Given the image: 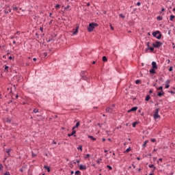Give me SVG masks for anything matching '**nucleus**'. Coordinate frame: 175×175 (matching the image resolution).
<instances>
[{"label":"nucleus","mask_w":175,"mask_h":175,"mask_svg":"<svg viewBox=\"0 0 175 175\" xmlns=\"http://www.w3.org/2000/svg\"><path fill=\"white\" fill-rule=\"evenodd\" d=\"M95 27H98V23H90L89 26L88 27V32H92L94 29H95Z\"/></svg>","instance_id":"1"},{"label":"nucleus","mask_w":175,"mask_h":175,"mask_svg":"<svg viewBox=\"0 0 175 175\" xmlns=\"http://www.w3.org/2000/svg\"><path fill=\"white\" fill-rule=\"evenodd\" d=\"M154 120H158V118H161V116H159V108H157L153 114Z\"/></svg>","instance_id":"2"},{"label":"nucleus","mask_w":175,"mask_h":175,"mask_svg":"<svg viewBox=\"0 0 175 175\" xmlns=\"http://www.w3.org/2000/svg\"><path fill=\"white\" fill-rule=\"evenodd\" d=\"M162 44H163L162 42H161L159 41H157L156 43L152 44V46H153V47H155L156 49H159V47H161V46H162Z\"/></svg>","instance_id":"3"},{"label":"nucleus","mask_w":175,"mask_h":175,"mask_svg":"<svg viewBox=\"0 0 175 175\" xmlns=\"http://www.w3.org/2000/svg\"><path fill=\"white\" fill-rule=\"evenodd\" d=\"M81 77L83 80H87V72L85 71H82L81 72Z\"/></svg>","instance_id":"4"},{"label":"nucleus","mask_w":175,"mask_h":175,"mask_svg":"<svg viewBox=\"0 0 175 175\" xmlns=\"http://www.w3.org/2000/svg\"><path fill=\"white\" fill-rule=\"evenodd\" d=\"M106 113H113V107H108L105 109Z\"/></svg>","instance_id":"5"},{"label":"nucleus","mask_w":175,"mask_h":175,"mask_svg":"<svg viewBox=\"0 0 175 175\" xmlns=\"http://www.w3.org/2000/svg\"><path fill=\"white\" fill-rule=\"evenodd\" d=\"M152 68L153 69H158V66H157V62H152Z\"/></svg>","instance_id":"6"},{"label":"nucleus","mask_w":175,"mask_h":175,"mask_svg":"<svg viewBox=\"0 0 175 175\" xmlns=\"http://www.w3.org/2000/svg\"><path fill=\"white\" fill-rule=\"evenodd\" d=\"M163 95H165V92H163V90H162V92H159L157 93V96L161 98V96H163Z\"/></svg>","instance_id":"7"},{"label":"nucleus","mask_w":175,"mask_h":175,"mask_svg":"<svg viewBox=\"0 0 175 175\" xmlns=\"http://www.w3.org/2000/svg\"><path fill=\"white\" fill-rule=\"evenodd\" d=\"M79 170H87V166L83 165H80Z\"/></svg>","instance_id":"8"},{"label":"nucleus","mask_w":175,"mask_h":175,"mask_svg":"<svg viewBox=\"0 0 175 175\" xmlns=\"http://www.w3.org/2000/svg\"><path fill=\"white\" fill-rule=\"evenodd\" d=\"M136 110H137V107H133L128 111V113H131V111H136Z\"/></svg>","instance_id":"9"},{"label":"nucleus","mask_w":175,"mask_h":175,"mask_svg":"<svg viewBox=\"0 0 175 175\" xmlns=\"http://www.w3.org/2000/svg\"><path fill=\"white\" fill-rule=\"evenodd\" d=\"M159 33H161V31H154V32L152 33V36H153L154 38H157V36L159 35Z\"/></svg>","instance_id":"10"},{"label":"nucleus","mask_w":175,"mask_h":175,"mask_svg":"<svg viewBox=\"0 0 175 175\" xmlns=\"http://www.w3.org/2000/svg\"><path fill=\"white\" fill-rule=\"evenodd\" d=\"M75 134H76V131H73L72 132V133H68V137H70V136H75V137H76V135H75Z\"/></svg>","instance_id":"11"},{"label":"nucleus","mask_w":175,"mask_h":175,"mask_svg":"<svg viewBox=\"0 0 175 175\" xmlns=\"http://www.w3.org/2000/svg\"><path fill=\"white\" fill-rule=\"evenodd\" d=\"M79 32V27H77L75 29V31H73L72 34L73 35H77V33Z\"/></svg>","instance_id":"12"},{"label":"nucleus","mask_w":175,"mask_h":175,"mask_svg":"<svg viewBox=\"0 0 175 175\" xmlns=\"http://www.w3.org/2000/svg\"><path fill=\"white\" fill-rule=\"evenodd\" d=\"M44 169H46V170H47V172H48V173H50V171H51L50 167H49V166H47V165H44Z\"/></svg>","instance_id":"13"},{"label":"nucleus","mask_w":175,"mask_h":175,"mask_svg":"<svg viewBox=\"0 0 175 175\" xmlns=\"http://www.w3.org/2000/svg\"><path fill=\"white\" fill-rule=\"evenodd\" d=\"M149 72L152 75H155V68H152L149 70Z\"/></svg>","instance_id":"14"},{"label":"nucleus","mask_w":175,"mask_h":175,"mask_svg":"<svg viewBox=\"0 0 175 175\" xmlns=\"http://www.w3.org/2000/svg\"><path fill=\"white\" fill-rule=\"evenodd\" d=\"M88 138L91 139L92 140H93L94 142H95V140H96V138L94 137L92 135H88Z\"/></svg>","instance_id":"15"},{"label":"nucleus","mask_w":175,"mask_h":175,"mask_svg":"<svg viewBox=\"0 0 175 175\" xmlns=\"http://www.w3.org/2000/svg\"><path fill=\"white\" fill-rule=\"evenodd\" d=\"M149 167H152L154 170H157V167H155V165H154L153 164L149 165Z\"/></svg>","instance_id":"16"},{"label":"nucleus","mask_w":175,"mask_h":175,"mask_svg":"<svg viewBox=\"0 0 175 175\" xmlns=\"http://www.w3.org/2000/svg\"><path fill=\"white\" fill-rule=\"evenodd\" d=\"M10 151H12V149H10V148L5 150V152L7 154H8V155H10Z\"/></svg>","instance_id":"17"},{"label":"nucleus","mask_w":175,"mask_h":175,"mask_svg":"<svg viewBox=\"0 0 175 175\" xmlns=\"http://www.w3.org/2000/svg\"><path fill=\"white\" fill-rule=\"evenodd\" d=\"M151 98V96H150V95L146 96L145 100H146V102H148V100H150V99Z\"/></svg>","instance_id":"18"},{"label":"nucleus","mask_w":175,"mask_h":175,"mask_svg":"<svg viewBox=\"0 0 175 175\" xmlns=\"http://www.w3.org/2000/svg\"><path fill=\"white\" fill-rule=\"evenodd\" d=\"M11 12H12V10L8 9V10H5L4 13H5V14H8L10 13Z\"/></svg>","instance_id":"19"},{"label":"nucleus","mask_w":175,"mask_h":175,"mask_svg":"<svg viewBox=\"0 0 175 175\" xmlns=\"http://www.w3.org/2000/svg\"><path fill=\"white\" fill-rule=\"evenodd\" d=\"M157 91H163V86H159L158 88H157Z\"/></svg>","instance_id":"20"},{"label":"nucleus","mask_w":175,"mask_h":175,"mask_svg":"<svg viewBox=\"0 0 175 175\" xmlns=\"http://www.w3.org/2000/svg\"><path fill=\"white\" fill-rule=\"evenodd\" d=\"M162 19H163V18L161 16H159L157 17V20H158V21H162Z\"/></svg>","instance_id":"21"},{"label":"nucleus","mask_w":175,"mask_h":175,"mask_svg":"<svg viewBox=\"0 0 175 175\" xmlns=\"http://www.w3.org/2000/svg\"><path fill=\"white\" fill-rule=\"evenodd\" d=\"M103 62H107V57H106V56H103Z\"/></svg>","instance_id":"22"},{"label":"nucleus","mask_w":175,"mask_h":175,"mask_svg":"<svg viewBox=\"0 0 175 175\" xmlns=\"http://www.w3.org/2000/svg\"><path fill=\"white\" fill-rule=\"evenodd\" d=\"M174 18H175L174 15H171V16H170V21H173V19H174Z\"/></svg>","instance_id":"23"},{"label":"nucleus","mask_w":175,"mask_h":175,"mask_svg":"<svg viewBox=\"0 0 175 175\" xmlns=\"http://www.w3.org/2000/svg\"><path fill=\"white\" fill-rule=\"evenodd\" d=\"M77 150H80V151H83V146L79 145V147H77Z\"/></svg>","instance_id":"24"},{"label":"nucleus","mask_w":175,"mask_h":175,"mask_svg":"<svg viewBox=\"0 0 175 175\" xmlns=\"http://www.w3.org/2000/svg\"><path fill=\"white\" fill-rule=\"evenodd\" d=\"M156 38H157V39H161V38H162V34H161V33H159V35L157 36Z\"/></svg>","instance_id":"25"},{"label":"nucleus","mask_w":175,"mask_h":175,"mask_svg":"<svg viewBox=\"0 0 175 175\" xmlns=\"http://www.w3.org/2000/svg\"><path fill=\"white\" fill-rule=\"evenodd\" d=\"M80 126V122H77V124L75 126V128H79Z\"/></svg>","instance_id":"26"},{"label":"nucleus","mask_w":175,"mask_h":175,"mask_svg":"<svg viewBox=\"0 0 175 175\" xmlns=\"http://www.w3.org/2000/svg\"><path fill=\"white\" fill-rule=\"evenodd\" d=\"M75 174V175H81V172L80 171H76Z\"/></svg>","instance_id":"27"},{"label":"nucleus","mask_w":175,"mask_h":175,"mask_svg":"<svg viewBox=\"0 0 175 175\" xmlns=\"http://www.w3.org/2000/svg\"><path fill=\"white\" fill-rule=\"evenodd\" d=\"M136 125H137V122H135L133 123V128H136Z\"/></svg>","instance_id":"28"},{"label":"nucleus","mask_w":175,"mask_h":175,"mask_svg":"<svg viewBox=\"0 0 175 175\" xmlns=\"http://www.w3.org/2000/svg\"><path fill=\"white\" fill-rule=\"evenodd\" d=\"M102 161V159H99L96 161V163H98V165H100V161Z\"/></svg>","instance_id":"29"},{"label":"nucleus","mask_w":175,"mask_h":175,"mask_svg":"<svg viewBox=\"0 0 175 175\" xmlns=\"http://www.w3.org/2000/svg\"><path fill=\"white\" fill-rule=\"evenodd\" d=\"M90 157H91L90 154H87L85 157V159H87L88 158H90Z\"/></svg>","instance_id":"30"},{"label":"nucleus","mask_w":175,"mask_h":175,"mask_svg":"<svg viewBox=\"0 0 175 175\" xmlns=\"http://www.w3.org/2000/svg\"><path fill=\"white\" fill-rule=\"evenodd\" d=\"M33 111V113H39V109H34Z\"/></svg>","instance_id":"31"},{"label":"nucleus","mask_w":175,"mask_h":175,"mask_svg":"<svg viewBox=\"0 0 175 175\" xmlns=\"http://www.w3.org/2000/svg\"><path fill=\"white\" fill-rule=\"evenodd\" d=\"M140 83H142V81L139 79L135 81V84H140Z\"/></svg>","instance_id":"32"},{"label":"nucleus","mask_w":175,"mask_h":175,"mask_svg":"<svg viewBox=\"0 0 175 175\" xmlns=\"http://www.w3.org/2000/svg\"><path fill=\"white\" fill-rule=\"evenodd\" d=\"M13 10H14V12H17V11L18 10V8L17 7H14V8H13Z\"/></svg>","instance_id":"33"},{"label":"nucleus","mask_w":175,"mask_h":175,"mask_svg":"<svg viewBox=\"0 0 175 175\" xmlns=\"http://www.w3.org/2000/svg\"><path fill=\"white\" fill-rule=\"evenodd\" d=\"M8 69H9V66H5V70H6V72H9Z\"/></svg>","instance_id":"34"},{"label":"nucleus","mask_w":175,"mask_h":175,"mask_svg":"<svg viewBox=\"0 0 175 175\" xmlns=\"http://www.w3.org/2000/svg\"><path fill=\"white\" fill-rule=\"evenodd\" d=\"M107 167H108L109 170H113V167L110 165H107Z\"/></svg>","instance_id":"35"},{"label":"nucleus","mask_w":175,"mask_h":175,"mask_svg":"<svg viewBox=\"0 0 175 175\" xmlns=\"http://www.w3.org/2000/svg\"><path fill=\"white\" fill-rule=\"evenodd\" d=\"M61 8V5H60L59 4H57V5H55V9H58V8Z\"/></svg>","instance_id":"36"},{"label":"nucleus","mask_w":175,"mask_h":175,"mask_svg":"<svg viewBox=\"0 0 175 175\" xmlns=\"http://www.w3.org/2000/svg\"><path fill=\"white\" fill-rule=\"evenodd\" d=\"M148 50H150V51H154V47H150L148 49Z\"/></svg>","instance_id":"37"},{"label":"nucleus","mask_w":175,"mask_h":175,"mask_svg":"<svg viewBox=\"0 0 175 175\" xmlns=\"http://www.w3.org/2000/svg\"><path fill=\"white\" fill-rule=\"evenodd\" d=\"M151 142L152 143H155V142H157V139L155 138H153V139H151Z\"/></svg>","instance_id":"38"},{"label":"nucleus","mask_w":175,"mask_h":175,"mask_svg":"<svg viewBox=\"0 0 175 175\" xmlns=\"http://www.w3.org/2000/svg\"><path fill=\"white\" fill-rule=\"evenodd\" d=\"M129 151H131V148H128L126 150L125 152H129Z\"/></svg>","instance_id":"39"},{"label":"nucleus","mask_w":175,"mask_h":175,"mask_svg":"<svg viewBox=\"0 0 175 175\" xmlns=\"http://www.w3.org/2000/svg\"><path fill=\"white\" fill-rule=\"evenodd\" d=\"M3 169V165L0 163V170H2Z\"/></svg>","instance_id":"40"},{"label":"nucleus","mask_w":175,"mask_h":175,"mask_svg":"<svg viewBox=\"0 0 175 175\" xmlns=\"http://www.w3.org/2000/svg\"><path fill=\"white\" fill-rule=\"evenodd\" d=\"M172 71H173V67L171 66V67H170V68H169V72H172Z\"/></svg>","instance_id":"41"},{"label":"nucleus","mask_w":175,"mask_h":175,"mask_svg":"<svg viewBox=\"0 0 175 175\" xmlns=\"http://www.w3.org/2000/svg\"><path fill=\"white\" fill-rule=\"evenodd\" d=\"M119 16H120V17H121L122 18H125V16H124L122 14H120Z\"/></svg>","instance_id":"42"},{"label":"nucleus","mask_w":175,"mask_h":175,"mask_svg":"<svg viewBox=\"0 0 175 175\" xmlns=\"http://www.w3.org/2000/svg\"><path fill=\"white\" fill-rule=\"evenodd\" d=\"M148 142L145 141L144 144H143V147H146V145L147 144Z\"/></svg>","instance_id":"43"},{"label":"nucleus","mask_w":175,"mask_h":175,"mask_svg":"<svg viewBox=\"0 0 175 175\" xmlns=\"http://www.w3.org/2000/svg\"><path fill=\"white\" fill-rule=\"evenodd\" d=\"M146 46H147L148 49H149V47H150V42H148L146 43Z\"/></svg>","instance_id":"44"},{"label":"nucleus","mask_w":175,"mask_h":175,"mask_svg":"<svg viewBox=\"0 0 175 175\" xmlns=\"http://www.w3.org/2000/svg\"><path fill=\"white\" fill-rule=\"evenodd\" d=\"M51 40H53V38H49L47 40V42L49 43V42H51Z\"/></svg>","instance_id":"45"},{"label":"nucleus","mask_w":175,"mask_h":175,"mask_svg":"<svg viewBox=\"0 0 175 175\" xmlns=\"http://www.w3.org/2000/svg\"><path fill=\"white\" fill-rule=\"evenodd\" d=\"M170 94H172V95H174V94H175V92L173 90L170 91Z\"/></svg>","instance_id":"46"},{"label":"nucleus","mask_w":175,"mask_h":175,"mask_svg":"<svg viewBox=\"0 0 175 175\" xmlns=\"http://www.w3.org/2000/svg\"><path fill=\"white\" fill-rule=\"evenodd\" d=\"M169 87H170V85L166 83V85H165V88H169Z\"/></svg>","instance_id":"47"},{"label":"nucleus","mask_w":175,"mask_h":175,"mask_svg":"<svg viewBox=\"0 0 175 175\" xmlns=\"http://www.w3.org/2000/svg\"><path fill=\"white\" fill-rule=\"evenodd\" d=\"M140 5H142V3H141L140 2H137V6H140Z\"/></svg>","instance_id":"48"},{"label":"nucleus","mask_w":175,"mask_h":175,"mask_svg":"<svg viewBox=\"0 0 175 175\" xmlns=\"http://www.w3.org/2000/svg\"><path fill=\"white\" fill-rule=\"evenodd\" d=\"M132 166H133V169H136V165L133 164Z\"/></svg>","instance_id":"49"},{"label":"nucleus","mask_w":175,"mask_h":175,"mask_svg":"<svg viewBox=\"0 0 175 175\" xmlns=\"http://www.w3.org/2000/svg\"><path fill=\"white\" fill-rule=\"evenodd\" d=\"M40 31H41V32H43V27H40Z\"/></svg>","instance_id":"50"},{"label":"nucleus","mask_w":175,"mask_h":175,"mask_svg":"<svg viewBox=\"0 0 175 175\" xmlns=\"http://www.w3.org/2000/svg\"><path fill=\"white\" fill-rule=\"evenodd\" d=\"M76 162L77 163H80V160H77Z\"/></svg>","instance_id":"51"},{"label":"nucleus","mask_w":175,"mask_h":175,"mask_svg":"<svg viewBox=\"0 0 175 175\" xmlns=\"http://www.w3.org/2000/svg\"><path fill=\"white\" fill-rule=\"evenodd\" d=\"M47 55V53H44V56L46 57Z\"/></svg>","instance_id":"52"},{"label":"nucleus","mask_w":175,"mask_h":175,"mask_svg":"<svg viewBox=\"0 0 175 175\" xmlns=\"http://www.w3.org/2000/svg\"><path fill=\"white\" fill-rule=\"evenodd\" d=\"M53 144H57V142L55 141H53Z\"/></svg>","instance_id":"53"},{"label":"nucleus","mask_w":175,"mask_h":175,"mask_svg":"<svg viewBox=\"0 0 175 175\" xmlns=\"http://www.w3.org/2000/svg\"><path fill=\"white\" fill-rule=\"evenodd\" d=\"M33 61H34V62H36V58L34 57V58L33 59Z\"/></svg>","instance_id":"54"},{"label":"nucleus","mask_w":175,"mask_h":175,"mask_svg":"<svg viewBox=\"0 0 175 175\" xmlns=\"http://www.w3.org/2000/svg\"><path fill=\"white\" fill-rule=\"evenodd\" d=\"M110 27H111V29H114V28L113 27V26H111V25H110Z\"/></svg>","instance_id":"55"},{"label":"nucleus","mask_w":175,"mask_h":175,"mask_svg":"<svg viewBox=\"0 0 175 175\" xmlns=\"http://www.w3.org/2000/svg\"><path fill=\"white\" fill-rule=\"evenodd\" d=\"M19 170H20V172H23V168H21Z\"/></svg>","instance_id":"56"},{"label":"nucleus","mask_w":175,"mask_h":175,"mask_svg":"<svg viewBox=\"0 0 175 175\" xmlns=\"http://www.w3.org/2000/svg\"><path fill=\"white\" fill-rule=\"evenodd\" d=\"M149 93H150V94H152V90H150L149 91Z\"/></svg>","instance_id":"57"},{"label":"nucleus","mask_w":175,"mask_h":175,"mask_svg":"<svg viewBox=\"0 0 175 175\" xmlns=\"http://www.w3.org/2000/svg\"><path fill=\"white\" fill-rule=\"evenodd\" d=\"M90 5H91V4H90V3H87V6H90Z\"/></svg>","instance_id":"58"},{"label":"nucleus","mask_w":175,"mask_h":175,"mask_svg":"<svg viewBox=\"0 0 175 175\" xmlns=\"http://www.w3.org/2000/svg\"><path fill=\"white\" fill-rule=\"evenodd\" d=\"M12 59V56H10V57H8V59Z\"/></svg>","instance_id":"59"},{"label":"nucleus","mask_w":175,"mask_h":175,"mask_svg":"<svg viewBox=\"0 0 175 175\" xmlns=\"http://www.w3.org/2000/svg\"><path fill=\"white\" fill-rule=\"evenodd\" d=\"M159 161H160V162H162V158L159 159Z\"/></svg>","instance_id":"60"},{"label":"nucleus","mask_w":175,"mask_h":175,"mask_svg":"<svg viewBox=\"0 0 175 175\" xmlns=\"http://www.w3.org/2000/svg\"><path fill=\"white\" fill-rule=\"evenodd\" d=\"M161 12H165V8H162Z\"/></svg>","instance_id":"61"},{"label":"nucleus","mask_w":175,"mask_h":175,"mask_svg":"<svg viewBox=\"0 0 175 175\" xmlns=\"http://www.w3.org/2000/svg\"><path fill=\"white\" fill-rule=\"evenodd\" d=\"M70 173H71V174H73L75 173V172L71 171Z\"/></svg>","instance_id":"62"},{"label":"nucleus","mask_w":175,"mask_h":175,"mask_svg":"<svg viewBox=\"0 0 175 175\" xmlns=\"http://www.w3.org/2000/svg\"><path fill=\"white\" fill-rule=\"evenodd\" d=\"M154 172H151L149 175H154Z\"/></svg>","instance_id":"63"},{"label":"nucleus","mask_w":175,"mask_h":175,"mask_svg":"<svg viewBox=\"0 0 175 175\" xmlns=\"http://www.w3.org/2000/svg\"><path fill=\"white\" fill-rule=\"evenodd\" d=\"M13 44H16V41H13Z\"/></svg>","instance_id":"64"}]
</instances>
